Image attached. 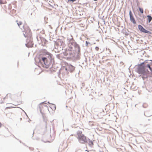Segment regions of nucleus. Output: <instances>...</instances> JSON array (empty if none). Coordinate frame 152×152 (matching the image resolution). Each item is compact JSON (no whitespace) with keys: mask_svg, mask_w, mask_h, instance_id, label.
Instances as JSON below:
<instances>
[{"mask_svg":"<svg viewBox=\"0 0 152 152\" xmlns=\"http://www.w3.org/2000/svg\"><path fill=\"white\" fill-rule=\"evenodd\" d=\"M52 55L51 53L47 52L46 53V57H42L41 59L40 60L41 62L42 61L45 65L48 67L52 64Z\"/></svg>","mask_w":152,"mask_h":152,"instance_id":"obj_1","label":"nucleus"},{"mask_svg":"<svg viewBox=\"0 0 152 152\" xmlns=\"http://www.w3.org/2000/svg\"><path fill=\"white\" fill-rule=\"evenodd\" d=\"M144 63H143L140 65L138 69V73L139 74L142 75V77L143 80L148 77L147 73L145 71V66L143 65Z\"/></svg>","mask_w":152,"mask_h":152,"instance_id":"obj_2","label":"nucleus"},{"mask_svg":"<svg viewBox=\"0 0 152 152\" xmlns=\"http://www.w3.org/2000/svg\"><path fill=\"white\" fill-rule=\"evenodd\" d=\"M77 138L80 143L84 144L87 142L86 137L82 134V132H79L77 133Z\"/></svg>","mask_w":152,"mask_h":152,"instance_id":"obj_3","label":"nucleus"},{"mask_svg":"<svg viewBox=\"0 0 152 152\" xmlns=\"http://www.w3.org/2000/svg\"><path fill=\"white\" fill-rule=\"evenodd\" d=\"M75 69V67L71 65H68L66 66L65 69L67 71H69L70 72H73Z\"/></svg>","mask_w":152,"mask_h":152,"instance_id":"obj_4","label":"nucleus"},{"mask_svg":"<svg viewBox=\"0 0 152 152\" xmlns=\"http://www.w3.org/2000/svg\"><path fill=\"white\" fill-rule=\"evenodd\" d=\"M138 28L143 33H149V31L145 30L141 25H139Z\"/></svg>","mask_w":152,"mask_h":152,"instance_id":"obj_5","label":"nucleus"},{"mask_svg":"<svg viewBox=\"0 0 152 152\" xmlns=\"http://www.w3.org/2000/svg\"><path fill=\"white\" fill-rule=\"evenodd\" d=\"M129 14L131 21L134 24H135L136 23V22L135 21L134 18L131 11L130 10L129 11Z\"/></svg>","mask_w":152,"mask_h":152,"instance_id":"obj_6","label":"nucleus"},{"mask_svg":"<svg viewBox=\"0 0 152 152\" xmlns=\"http://www.w3.org/2000/svg\"><path fill=\"white\" fill-rule=\"evenodd\" d=\"M12 100L13 101L15 104V105H18L22 103V102L21 100H18L17 99Z\"/></svg>","mask_w":152,"mask_h":152,"instance_id":"obj_7","label":"nucleus"},{"mask_svg":"<svg viewBox=\"0 0 152 152\" xmlns=\"http://www.w3.org/2000/svg\"><path fill=\"white\" fill-rule=\"evenodd\" d=\"M49 107L52 110L54 111L56 109V106L54 104H50Z\"/></svg>","mask_w":152,"mask_h":152,"instance_id":"obj_8","label":"nucleus"},{"mask_svg":"<svg viewBox=\"0 0 152 152\" xmlns=\"http://www.w3.org/2000/svg\"><path fill=\"white\" fill-rule=\"evenodd\" d=\"M75 44V43L74 41H71L68 44V46L70 47L71 46H74Z\"/></svg>","mask_w":152,"mask_h":152,"instance_id":"obj_9","label":"nucleus"},{"mask_svg":"<svg viewBox=\"0 0 152 152\" xmlns=\"http://www.w3.org/2000/svg\"><path fill=\"white\" fill-rule=\"evenodd\" d=\"M73 46H71L70 47L69 46V48L66 50V51L67 52L68 51H70V52L72 51L73 49Z\"/></svg>","mask_w":152,"mask_h":152,"instance_id":"obj_10","label":"nucleus"},{"mask_svg":"<svg viewBox=\"0 0 152 152\" xmlns=\"http://www.w3.org/2000/svg\"><path fill=\"white\" fill-rule=\"evenodd\" d=\"M7 1L6 0H0V4H6Z\"/></svg>","mask_w":152,"mask_h":152,"instance_id":"obj_11","label":"nucleus"},{"mask_svg":"<svg viewBox=\"0 0 152 152\" xmlns=\"http://www.w3.org/2000/svg\"><path fill=\"white\" fill-rule=\"evenodd\" d=\"M12 95L11 94H8L6 96V98H10L11 99H12Z\"/></svg>","mask_w":152,"mask_h":152,"instance_id":"obj_12","label":"nucleus"},{"mask_svg":"<svg viewBox=\"0 0 152 152\" xmlns=\"http://www.w3.org/2000/svg\"><path fill=\"white\" fill-rule=\"evenodd\" d=\"M147 17L148 18V22L149 23H150L151 21V20L152 19V18L150 15H148L147 16Z\"/></svg>","mask_w":152,"mask_h":152,"instance_id":"obj_13","label":"nucleus"},{"mask_svg":"<svg viewBox=\"0 0 152 152\" xmlns=\"http://www.w3.org/2000/svg\"><path fill=\"white\" fill-rule=\"evenodd\" d=\"M139 10L140 12L142 13L143 14V9L142 8L139 7Z\"/></svg>","mask_w":152,"mask_h":152,"instance_id":"obj_14","label":"nucleus"},{"mask_svg":"<svg viewBox=\"0 0 152 152\" xmlns=\"http://www.w3.org/2000/svg\"><path fill=\"white\" fill-rule=\"evenodd\" d=\"M17 22L18 25L19 26H20V25L22 24V22L21 21H18V20H17Z\"/></svg>","mask_w":152,"mask_h":152,"instance_id":"obj_15","label":"nucleus"},{"mask_svg":"<svg viewBox=\"0 0 152 152\" xmlns=\"http://www.w3.org/2000/svg\"><path fill=\"white\" fill-rule=\"evenodd\" d=\"M147 67H148L149 69H150V70H151V72H152V69L151 68V67L150 66L149 64H148L147 65Z\"/></svg>","mask_w":152,"mask_h":152,"instance_id":"obj_16","label":"nucleus"},{"mask_svg":"<svg viewBox=\"0 0 152 152\" xmlns=\"http://www.w3.org/2000/svg\"><path fill=\"white\" fill-rule=\"evenodd\" d=\"M11 12H12V14H15L16 13V10H14V9H13L11 11Z\"/></svg>","mask_w":152,"mask_h":152,"instance_id":"obj_17","label":"nucleus"},{"mask_svg":"<svg viewBox=\"0 0 152 152\" xmlns=\"http://www.w3.org/2000/svg\"><path fill=\"white\" fill-rule=\"evenodd\" d=\"M12 6L11 4H9L8 6V9L9 10H11L12 9Z\"/></svg>","mask_w":152,"mask_h":152,"instance_id":"obj_18","label":"nucleus"},{"mask_svg":"<svg viewBox=\"0 0 152 152\" xmlns=\"http://www.w3.org/2000/svg\"><path fill=\"white\" fill-rule=\"evenodd\" d=\"M21 94H22V92L19 91V92H18V93H17V95L18 96H21Z\"/></svg>","mask_w":152,"mask_h":152,"instance_id":"obj_19","label":"nucleus"},{"mask_svg":"<svg viewBox=\"0 0 152 152\" xmlns=\"http://www.w3.org/2000/svg\"><path fill=\"white\" fill-rule=\"evenodd\" d=\"M28 43H27V44H26V46L28 47H31L33 45V44H31L30 46L28 45Z\"/></svg>","mask_w":152,"mask_h":152,"instance_id":"obj_20","label":"nucleus"},{"mask_svg":"<svg viewBox=\"0 0 152 152\" xmlns=\"http://www.w3.org/2000/svg\"><path fill=\"white\" fill-rule=\"evenodd\" d=\"M99 47H96L95 48V49L96 50V51H98L99 50Z\"/></svg>","mask_w":152,"mask_h":152,"instance_id":"obj_21","label":"nucleus"},{"mask_svg":"<svg viewBox=\"0 0 152 152\" xmlns=\"http://www.w3.org/2000/svg\"><path fill=\"white\" fill-rule=\"evenodd\" d=\"M76 0H68V1L69 2V1H72L73 2V1H76Z\"/></svg>","mask_w":152,"mask_h":152,"instance_id":"obj_22","label":"nucleus"},{"mask_svg":"<svg viewBox=\"0 0 152 152\" xmlns=\"http://www.w3.org/2000/svg\"><path fill=\"white\" fill-rule=\"evenodd\" d=\"M42 107V104H40V107Z\"/></svg>","mask_w":152,"mask_h":152,"instance_id":"obj_23","label":"nucleus"},{"mask_svg":"<svg viewBox=\"0 0 152 152\" xmlns=\"http://www.w3.org/2000/svg\"><path fill=\"white\" fill-rule=\"evenodd\" d=\"M2 126V124H1L0 122V127H1Z\"/></svg>","mask_w":152,"mask_h":152,"instance_id":"obj_24","label":"nucleus"},{"mask_svg":"<svg viewBox=\"0 0 152 152\" xmlns=\"http://www.w3.org/2000/svg\"><path fill=\"white\" fill-rule=\"evenodd\" d=\"M29 32H30V30H29Z\"/></svg>","mask_w":152,"mask_h":152,"instance_id":"obj_25","label":"nucleus"},{"mask_svg":"<svg viewBox=\"0 0 152 152\" xmlns=\"http://www.w3.org/2000/svg\"><path fill=\"white\" fill-rule=\"evenodd\" d=\"M69 53H71V52H70Z\"/></svg>","mask_w":152,"mask_h":152,"instance_id":"obj_26","label":"nucleus"}]
</instances>
